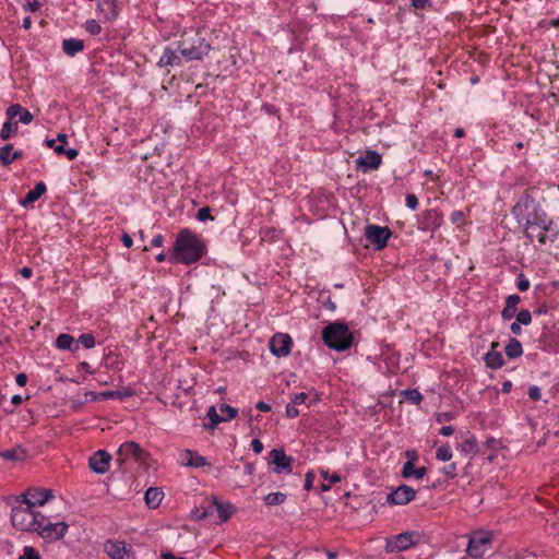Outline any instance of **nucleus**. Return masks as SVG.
<instances>
[{"label": "nucleus", "mask_w": 559, "mask_h": 559, "mask_svg": "<svg viewBox=\"0 0 559 559\" xmlns=\"http://www.w3.org/2000/svg\"><path fill=\"white\" fill-rule=\"evenodd\" d=\"M475 447H476L475 439L469 438V439L464 441V443L462 445V450L465 451V452L474 451Z\"/></svg>", "instance_id": "54"}, {"label": "nucleus", "mask_w": 559, "mask_h": 559, "mask_svg": "<svg viewBox=\"0 0 559 559\" xmlns=\"http://www.w3.org/2000/svg\"><path fill=\"white\" fill-rule=\"evenodd\" d=\"M381 155L374 151H368L364 156L356 160V165L364 173L378 169L381 165Z\"/></svg>", "instance_id": "19"}, {"label": "nucleus", "mask_w": 559, "mask_h": 559, "mask_svg": "<svg viewBox=\"0 0 559 559\" xmlns=\"http://www.w3.org/2000/svg\"><path fill=\"white\" fill-rule=\"evenodd\" d=\"M526 237L533 242L537 240L540 245L552 242L558 237L556 225L549 219L548 224L534 223L524 227Z\"/></svg>", "instance_id": "7"}, {"label": "nucleus", "mask_w": 559, "mask_h": 559, "mask_svg": "<svg viewBox=\"0 0 559 559\" xmlns=\"http://www.w3.org/2000/svg\"><path fill=\"white\" fill-rule=\"evenodd\" d=\"M322 338L325 345L335 350L349 348V330L346 324L334 322L323 329Z\"/></svg>", "instance_id": "5"}, {"label": "nucleus", "mask_w": 559, "mask_h": 559, "mask_svg": "<svg viewBox=\"0 0 559 559\" xmlns=\"http://www.w3.org/2000/svg\"><path fill=\"white\" fill-rule=\"evenodd\" d=\"M415 489L407 485H401L386 496V502L392 506H404L414 500Z\"/></svg>", "instance_id": "14"}, {"label": "nucleus", "mask_w": 559, "mask_h": 559, "mask_svg": "<svg viewBox=\"0 0 559 559\" xmlns=\"http://www.w3.org/2000/svg\"><path fill=\"white\" fill-rule=\"evenodd\" d=\"M452 419H453V415H452V413H448V412L439 413V414L437 415V418H436V420H437L438 423H440V424H441V423H444V421H450V420H452Z\"/></svg>", "instance_id": "55"}, {"label": "nucleus", "mask_w": 559, "mask_h": 559, "mask_svg": "<svg viewBox=\"0 0 559 559\" xmlns=\"http://www.w3.org/2000/svg\"><path fill=\"white\" fill-rule=\"evenodd\" d=\"M197 217L201 222H205L206 219H213V217L211 216V210L207 206L201 207L198 211Z\"/></svg>", "instance_id": "47"}, {"label": "nucleus", "mask_w": 559, "mask_h": 559, "mask_svg": "<svg viewBox=\"0 0 559 559\" xmlns=\"http://www.w3.org/2000/svg\"><path fill=\"white\" fill-rule=\"evenodd\" d=\"M46 185L43 181L38 182L34 189L29 190L27 194L20 201V204L24 207H27L37 201L46 192Z\"/></svg>", "instance_id": "24"}, {"label": "nucleus", "mask_w": 559, "mask_h": 559, "mask_svg": "<svg viewBox=\"0 0 559 559\" xmlns=\"http://www.w3.org/2000/svg\"><path fill=\"white\" fill-rule=\"evenodd\" d=\"M178 50L187 61L201 60L211 50V45L200 33H183L178 43Z\"/></svg>", "instance_id": "3"}, {"label": "nucleus", "mask_w": 559, "mask_h": 559, "mask_svg": "<svg viewBox=\"0 0 559 559\" xmlns=\"http://www.w3.org/2000/svg\"><path fill=\"white\" fill-rule=\"evenodd\" d=\"M98 16L105 21H111L117 17L118 9L116 0H100L97 4Z\"/></svg>", "instance_id": "20"}, {"label": "nucleus", "mask_w": 559, "mask_h": 559, "mask_svg": "<svg viewBox=\"0 0 559 559\" xmlns=\"http://www.w3.org/2000/svg\"><path fill=\"white\" fill-rule=\"evenodd\" d=\"M179 462L182 466L200 468L207 465L206 459L193 450H182L179 453Z\"/></svg>", "instance_id": "18"}, {"label": "nucleus", "mask_w": 559, "mask_h": 559, "mask_svg": "<svg viewBox=\"0 0 559 559\" xmlns=\"http://www.w3.org/2000/svg\"><path fill=\"white\" fill-rule=\"evenodd\" d=\"M251 448L254 453L260 454L263 451V443L259 439H253L251 442Z\"/></svg>", "instance_id": "56"}, {"label": "nucleus", "mask_w": 559, "mask_h": 559, "mask_svg": "<svg viewBox=\"0 0 559 559\" xmlns=\"http://www.w3.org/2000/svg\"><path fill=\"white\" fill-rule=\"evenodd\" d=\"M219 413L223 421H228L238 415V409L228 404H222L219 406Z\"/></svg>", "instance_id": "34"}, {"label": "nucleus", "mask_w": 559, "mask_h": 559, "mask_svg": "<svg viewBox=\"0 0 559 559\" xmlns=\"http://www.w3.org/2000/svg\"><path fill=\"white\" fill-rule=\"evenodd\" d=\"M56 347L61 350H69L75 353L79 350L78 342L70 334L62 333L56 338Z\"/></svg>", "instance_id": "22"}, {"label": "nucleus", "mask_w": 559, "mask_h": 559, "mask_svg": "<svg viewBox=\"0 0 559 559\" xmlns=\"http://www.w3.org/2000/svg\"><path fill=\"white\" fill-rule=\"evenodd\" d=\"M129 395L128 393L121 392V391H107L100 394L103 399H123L124 396Z\"/></svg>", "instance_id": "45"}, {"label": "nucleus", "mask_w": 559, "mask_h": 559, "mask_svg": "<svg viewBox=\"0 0 559 559\" xmlns=\"http://www.w3.org/2000/svg\"><path fill=\"white\" fill-rule=\"evenodd\" d=\"M5 116L9 120H13L16 116H19L20 121L24 124H29L34 119L33 115L19 104L11 105L7 109Z\"/></svg>", "instance_id": "21"}, {"label": "nucleus", "mask_w": 559, "mask_h": 559, "mask_svg": "<svg viewBox=\"0 0 559 559\" xmlns=\"http://www.w3.org/2000/svg\"><path fill=\"white\" fill-rule=\"evenodd\" d=\"M181 64L180 57L170 47L164 49L163 56L159 58L157 66L165 67H179Z\"/></svg>", "instance_id": "23"}, {"label": "nucleus", "mask_w": 559, "mask_h": 559, "mask_svg": "<svg viewBox=\"0 0 559 559\" xmlns=\"http://www.w3.org/2000/svg\"><path fill=\"white\" fill-rule=\"evenodd\" d=\"M84 28L91 35H98L102 32V27L96 20H87L85 22Z\"/></svg>", "instance_id": "43"}, {"label": "nucleus", "mask_w": 559, "mask_h": 559, "mask_svg": "<svg viewBox=\"0 0 559 559\" xmlns=\"http://www.w3.org/2000/svg\"><path fill=\"white\" fill-rule=\"evenodd\" d=\"M111 459L110 453L98 450L90 457L88 466L96 474H105L109 469Z\"/></svg>", "instance_id": "17"}, {"label": "nucleus", "mask_w": 559, "mask_h": 559, "mask_svg": "<svg viewBox=\"0 0 559 559\" xmlns=\"http://www.w3.org/2000/svg\"><path fill=\"white\" fill-rule=\"evenodd\" d=\"M15 382L19 386H24L27 383V376L25 373H19L15 378Z\"/></svg>", "instance_id": "62"}, {"label": "nucleus", "mask_w": 559, "mask_h": 559, "mask_svg": "<svg viewBox=\"0 0 559 559\" xmlns=\"http://www.w3.org/2000/svg\"><path fill=\"white\" fill-rule=\"evenodd\" d=\"M406 206L413 211L418 207V199L415 194L409 193L406 195Z\"/></svg>", "instance_id": "48"}, {"label": "nucleus", "mask_w": 559, "mask_h": 559, "mask_svg": "<svg viewBox=\"0 0 559 559\" xmlns=\"http://www.w3.org/2000/svg\"><path fill=\"white\" fill-rule=\"evenodd\" d=\"M427 473V469L426 467H419V468H414L413 467V475L416 479H421Z\"/></svg>", "instance_id": "58"}, {"label": "nucleus", "mask_w": 559, "mask_h": 559, "mask_svg": "<svg viewBox=\"0 0 559 559\" xmlns=\"http://www.w3.org/2000/svg\"><path fill=\"white\" fill-rule=\"evenodd\" d=\"M76 342H78V345L82 344V346L87 349L93 348L95 346V337L92 333L81 334Z\"/></svg>", "instance_id": "41"}, {"label": "nucleus", "mask_w": 559, "mask_h": 559, "mask_svg": "<svg viewBox=\"0 0 559 559\" xmlns=\"http://www.w3.org/2000/svg\"><path fill=\"white\" fill-rule=\"evenodd\" d=\"M286 500V495L283 492H271L264 497L265 504L267 506H278L282 504Z\"/></svg>", "instance_id": "33"}, {"label": "nucleus", "mask_w": 559, "mask_h": 559, "mask_svg": "<svg viewBox=\"0 0 559 559\" xmlns=\"http://www.w3.org/2000/svg\"><path fill=\"white\" fill-rule=\"evenodd\" d=\"M26 456H27V452L21 445H16L12 449L0 451V457L5 461L20 462V461H24L26 459Z\"/></svg>", "instance_id": "25"}, {"label": "nucleus", "mask_w": 559, "mask_h": 559, "mask_svg": "<svg viewBox=\"0 0 559 559\" xmlns=\"http://www.w3.org/2000/svg\"><path fill=\"white\" fill-rule=\"evenodd\" d=\"M313 479H314L313 473L308 472L306 474V479H305V489L309 490L311 488Z\"/></svg>", "instance_id": "60"}, {"label": "nucleus", "mask_w": 559, "mask_h": 559, "mask_svg": "<svg viewBox=\"0 0 559 559\" xmlns=\"http://www.w3.org/2000/svg\"><path fill=\"white\" fill-rule=\"evenodd\" d=\"M206 415H207V417H209V419L211 421L209 425H205L206 428H214L218 424L224 423L223 418L221 416V413L219 414L217 413L215 406H211L207 409V414Z\"/></svg>", "instance_id": "36"}, {"label": "nucleus", "mask_w": 559, "mask_h": 559, "mask_svg": "<svg viewBox=\"0 0 559 559\" xmlns=\"http://www.w3.org/2000/svg\"><path fill=\"white\" fill-rule=\"evenodd\" d=\"M512 213L516 222L523 227L534 223L549 225V218L547 217L546 213L528 194H524L519 199L512 209Z\"/></svg>", "instance_id": "2"}, {"label": "nucleus", "mask_w": 559, "mask_h": 559, "mask_svg": "<svg viewBox=\"0 0 559 559\" xmlns=\"http://www.w3.org/2000/svg\"><path fill=\"white\" fill-rule=\"evenodd\" d=\"M204 253L205 245L201 238L191 230L183 229L177 235L169 260L190 264L199 261Z\"/></svg>", "instance_id": "1"}, {"label": "nucleus", "mask_w": 559, "mask_h": 559, "mask_svg": "<svg viewBox=\"0 0 559 559\" xmlns=\"http://www.w3.org/2000/svg\"><path fill=\"white\" fill-rule=\"evenodd\" d=\"M293 346V340L288 334L276 333L270 341V350L277 357L287 356Z\"/></svg>", "instance_id": "15"}, {"label": "nucleus", "mask_w": 559, "mask_h": 559, "mask_svg": "<svg viewBox=\"0 0 559 559\" xmlns=\"http://www.w3.org/2000/svg\"><path fill=\"white\" fill-rule=\"evenodd\" d=\"M12 150L13 146L11 144L0 147V162L2 165L8 166L13 163Z\"/></svg>", "instance_id": "35"}, {"label": "nucleus", "mask_w": 559, "mask_h": 559, "mask_svg": "<svg viewBox=\"0 0 559 559\" xmlns=\"http://www.w3.org/2000/svg\"><path fill=\"white\" fill-rule=\"evenodd\" d=\"M216 511L221 521H227L234 513V507L229 503H217Z\"/></svg>", "instance_id": "32"}, {"label": "nucleus", "mask_w": 559, "mask_h": 559, "mask_svg": "<svg viewBox=\"0 0 559 559\" xmlns=\"http://www.w3.org/2000/svg\"><path fill=\"white\" fill-rule=\"evenodd\" d=\"M497 346L498 345L496 343H492L491 350L488 352L484 357L487 367L492 369L502 367L504 362L502 354L495 349Z\"/></svg>", "instance_id": "26"}, {"label": "nucleus", "mask_w": 559, "mask_h": 559, "mask_svg": "<svg viewBox=\"0 0 559 559\" xmlns=\"http://www.w3.org/2000/svg\"><path fill=\"white\" fill-rule=\"evenodd\" d=\"M52 498L53 492L51 489L31 488L25 493H22L21 496L16 497V501H21L24 504H27L28 507L34 509L36 506H44Z\"/></svg>", "instance_id": "11"}, {"label": "nucleus", "mask_w": 559, "mask_h": 559, "mask_svg": "<svg viewBox=\"0 0 559 559\" xmlns=\"http://www.w3.org/2000/svg\"><path fill=\"white\" fill-rule=\"evenodd\" d=\"M520 300H521L520 296H518V295H510L507 298V307H509V309L516 310V306L520 302Z\"/></svg>", "instance_id": "50"}, {"label": "nucleus", "mask_w": 559, "mask_h": 559, "mask_svg": "<svg viewBox=\"0 0 559 559\" xmlns=\"http://www.w3.org/2000/svg\"><path fill=\"white\" fill-rule=\"evenodd\" d=\"M152 246L153 247H162L163 243H164V236L163 235H156L153 239H152Z\"/></svg>", "instance_id": "63"}, {"label": "nucleus", "mask_w": 559, "mask_h": 559, "mask_svg": "<svg viewBox=\"0 0 559 559\" xmlns=\"http://www.w3.org/2000/svg\"><path fill=\"white\" fill-rule=\"evenodd\" d=\"M424 218L427 221L424 228L437 227L440 225V217L436 211H426L424 213Z\"/></svg>", "instance_id": "37"}, {"label": "nucleus", "mask_w": 559, "mask_h": 559, "mask_svg": "<svg viewBox=\"0 0 559 559\" xmlns=\"http://www.w3.org/2000/svg\"><path fill=\"white\" fill-rule=\"evenodd\" d=\"M255 408L259 409L260 412H263V413H267L270 412L272 408H271V405L263 402V401H260L255 404Z\"/></svg>", "instance_id": "59"}, {"label": "nucleus", "mask_w": 559, "mask_h": 559, "mask_svg": "<svg viewBox=\"0 0 559 559\" xmlns=\"http://www.w3.org/2000/svg\"><path fill=\"white\" fill-rule=\"evenodd\" d=\"M406 457L408 459L407 462H405L403 469H402V476L405 478L412 477L413 475V464L417 460V452L414 450H407L405 452Z\"/></svg>", "instance_id": "29"}, {"label": "nucleus", "mask_w": 559, "mask_h": 559, "mask_svg": "<svg viewBox=\"0 0 559 559\" xmlns=\"http://www.w3.org/2000/svg\"><path fill=\"white\" fill-rule=\"evenodd\" d=\"M405 400L411 402L412 404H419L423 400V395L418 390H405L402 392Z\"/></svg>", "instance_id": "40"}, {"label": "nucleus", "mask_w": 559, "mask_h": 559, "mask_svg": "<svg viewBox=\"0 0 559 559\" xmlns=\"http://www.w3.org/2000/svg\"><path fill=\"white\" fill-rule=\"evenodd\" d=\"M121 240H122L124 247H127V248H130L132 246V243H133V240H132L131 236L129 234H127V233H124L122 235Z\"/></svg>", "instance_id": "64"}, {"label": "nucleus", "mask_w": 559, "mask_h": 559, "mask_svg": "<svg viewBox=\"0 0 559 559\" xmlns=\"http://www.w3.org/2000/svg\"><path fill=\"white\" fill-rule=\"evenodd\" d=\"M522 353L523 350L521 343L515 338H511L506 346L507 356L509 358H518L522 355Z\"/></svg>", "instance_id": "31"}, {"label": "nucleus", "mask_w": 559, "mask_h": 559, "mask_svg": "<svg viewBox=\"0 0 559 559\" xmlns=\"http://www.w3.org/2000/svg\"><path fill=\"white\" fill-rule=\"evenodd\" d=\"M414 533L405 532L386 539L385 550L388 552L403 551L414 544Z\"/></svg>", "instance_id": "16"}, {"label": "nucleus", "mask_w": 559, "mask_h": 559, "mask_svg": "<svg viewBox=\"0 0 559 559\" xmlns=\"http://www.w3.org/2000/svg\"><path fill=\"white\" fill-rule=\"evenodd\" d=\"M285 413H286V416L288 418H295V417H297L299 415V411L297 408V405H295L293 403H288L286 405Z\"/></svg>", "instance_id": "49"}, {"label": "nucleus", "mask_w": 559, "mask_h": 559, "mask_svg": "<svg viewBox=\"0 0 559 559\" xmlns=\"http://www.w3.org/2000/svg\"><path fill=\"white\" fill-rule=\"evenodd\" d=\"M271 463L274 464V473H287L293 472L294 459L288 456L283 449H273L270 452Z\"/></svg>", "instance_id": "13"}, {"label": "nucleus", "mask_w": 559, "mask_h": 559, "mask_svg": "<svg viewBox=\"0 0 559 559\" xmlns=\"http://www.w3.org/2000/svg\"><path fill=\"white\" fill-rule=\"evenodd\" d=\"M443 472L451 478L456 475V465L454 463L443 468Z\"/></svg>", "instance_id": "57"}, {"label": "nucleus", "mask_w": 559, "mask_h": 559, "mask_svg": "<svg viewBox=\"0 0 559 559\" xmlns=\"http://www.w3.org/2000/svg\"><path fill=\"white\" fill-rule=\"evenodd\" d=\"M308 399V394L305 392L297 393L292 397V403L295 405L304 404Z\"/></svg>", "instance_id": "51"}, {"label": "nucleus", "mask_w": 559, "mask_h": 559, "mask_svg": "<svg viewBox=\"0 0 559 559\" xmlns=\"http://www.w3.org/2000/svg\"><path fill=\"white\" fill-rule=\"evenodd\" d=\"M528 396L533 401H538L540 399V396H542L540 389L537 385L530 386V389H528Z\"/></svg>", "instance_id": "52"}, {"label": "nucleus", "mask_w": 559, "mask_h": 559, "mask_svg": "<svg viewBox=\"0 0 559 559\" xmlns=\"http://www.w3.org/2000/svg\"><path fill=\"white\" fill-rule=\"evenodd\" d=\"M40 514L41 512L15 500L11 508V523L21 532L34 533Z\"/></svg>", "instance_id": "4"}, {"label": "nucleus", "mask_w": 559, "mask_h": 559, "mask_svg": "<svg viewBox=\"0 0 559 559\" xmlns=\"http://www.w3.org/2000/svg\"><path fill=\"white\" fill-rule=\"evenodd\" d=\"M116 455V461L120 467L130 461L145 463L147 459V453L134 441L123 442L119 447Z\"/></svg>", "instance_id": "8"}, {"label": "nucleus", "mask_w": 559, "mask_h": 559, "mask_svg": "<svg viewBox=\"0 0 559 559\" xmlns=\"http://www.w3.org/2000/svg\"><path fill=\"white\" fill-rule=\"evenodd\" d=\"M104 550L111 559H135L131 546L124 542L109 539L105 543Z\"/></svg>", "instance_id": "12"}, {"label": "nucleus", "mask_w": 559, "mask_h": 559, "mask_svg": "<svg viewBox=\"0 0 559 559\" xmlns=\"http://www.w3.org/2000/svg\"><path fill=\"white\" fill-rule=\"evenodd\" d=\"M364 234L368 243L376 251L384 249L388 245L389 239L392 236V231L389 227L373 224H368L365 227Z\"/></svg>", "instance_id": "9"}, {"label": "nucleus", "mask_w": 559, "mask_h": 559, "mask_svg": "<svg viewBox=\"0 0 559 559\" xmlns=\"http://www.w3.org/2000/svg\"><path fill=\"white\" fill-rule=\"evenodd\" d=\"M17 559H41V556L33 546H24Z\"/></svg>", "instance_id": "42"}, {"label": "nucleus", "mask_w": 559, "mask_h": 559, "mask_svg": "<svg viewBox=\"0 0 559 559\" xmlns=\"http://www.w3.org/2000/svg\"><path fill=\"white\" fill-rule=\"evenodd\" d=\"M532 321V314L528 310H521L516 316V322L528 325Z\"/></svg>", "instance_id": "44"}, {"label": "nucleus", "mask_w": 559, "mask_h": 559, "mask_svg": "<svg viewBox=\"0 0 559 559\" xmlns=\"http://www.w3.org/2000/svg\"><path fill=\"white\" fill-rule=\"evenodd\" d=\"M163 496L164 493L160 489L151 487L145 491L144 499L151 509H155L162 502Z\"/></svg>", "instance_id": "28"}, {"label": "nucleus", "mask_w": 559, "mask_h": 559, "mask_svg": "<svg viewBox=\"0 0 559 559\" xmlns=\"http://www.w3.org/2000/svg\"><path fill=\"white\" fill-rule=\"evenodd\" d=\"M322 477H323V481L322 484L320 485V488L322 491H326L331 488V485L334 484V483H337L341 480L340 476L336 475V474H333L330 478L328 477V472H324L322 471Z\"/></svg>", "instance_id": "39"}, {"label": "nucleus", "mask_w": 559, "mask_h": 559, "mask_svg": "<svg viewBox=\"0 0 559 559\" xmlns=\"http://www.w3.org/2000/svg\"><path fill=\"white\" fill-rule=\"evenodd\" d=\"M17 132V121L13 122L7 118V121L3 123L2 129L0 131V138L3 141L9 140L11 136L16 134Z\"/></svg>", "instance_id": "30"}, {"label": "nucleus", "mask_w": 559, "mask_h": 559, "mask_svg": "<svg viewBox=\"0 0 559 559\" xmlns=\"http://www.w3.org/2000/svg\"><path fill=\"white\" fill-rule=\"evenodd\" d=\"M68 528L69 525L66 522L52 523L41 513L34 533H37L45 540L55 542L62 538Z\"/></svg>", "instance_id": "6"}, {"label": "nucleus", "mask_w": 559, "mask_h": 559, "mask_svg": "<svg viewBox=\"0 0 559 559\" xmlns=\"http://www.w3.org/2000/svg\"><path fill=\"white\" fill-rule=\"evenodd\" d=\"M492 542V534L485 531H477L471 534L467 545V554L475 558H481Z\"/></svg>", "instance_id": "10"}, {"label": "nucleus", "mask_w": 559, "mask_h": 559, "mask_svg": "<svg viewBox=\"0 0 559 559\" xmlns=\"http://www.w3.org/2000/svg\"><path fill=\"white\" fill-rule=\"evenodd\" d=\"M41 3L38 0L29 1L25 4H23V10L25 12H36L40 9Z\"/></svg>", "instance_id": "46"}, {"label": "nucleus", "mask_w": 559, "mask_h": 559, "mask_svg": "<svg viewBox=\"0 0 559 559\" xmlns=\"http://www.w3.org/2000/svg\"><path fill=\"white\" fill-rule=\"evenodd\" d=\"M63 155H66L68 157V159L73 160L78 157L79 151L75 148H66V152Z\"/></svg>", "instance_id": "61"}, {"label": "nucleus", "mask_w": 559, "mask_h": 559, "mask_svg": "<svg viewBox=\"0 0 559 559\" xmlns=\"http://www.w3.org/2000/svg\"><path fill=\"white\" fill-rule=\"evenodd\" d=\"M452 449L449 444L441 445L437 449L436 457L439 461L448 462L452 459Z\"/></svg>", "instance_id": "38"}, {"label": "nucleus", "mask_w": 559, "mask_h": 559, "mask_svg": "<svg viewBox=\"0 0 559 559\" xmlns=\"http://www.w3.org/2000/svg\"><path fill=\"white\" fill-rule=\"evenodd\" d=\"M62 49L66 55L73 57L84 49V43L76 38H67L62 41Z\"/></svg>", "instance_id": "27"}, {"label": "nucleus", "mask_w": 559, "mask_h": 559, "mask_svg": "<svg viewBox=\"0 0 559 559\" xmlns=\"http://www.w3.org/2000/svg\"><path fill=\"white\" fill-rule=\"evenodd\" d=\"M411 2L412 7L415 9H425L431 4L430 0H411Z\"/></svg>", "instance_id": "53"}]
</instances>
